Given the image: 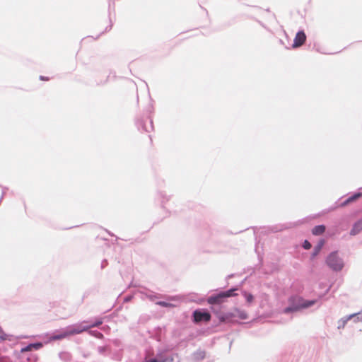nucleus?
Here are the masks:
<instances>
[{
	"mask_svg": "<svg viewBox=\"0 0 362 362\" xmlns=\"http://www.w3.org/2000/svg\"><path fill=\"white\" fill-rule=\"evenodd\" d=\"M158 303V304H159V305H163V306H169V305H170V304H169V303H165V302H158V303Z\"/></svg>",
	"mask_w": 362,
	"mask_h": 362,
	"instance_id": "obj_14",
	"label": "nucleus"
},
{
	"mask_svg": "<svg viewBox=\"0 0 362 362\" xmlns=\"http://www.w3.org/2000/svg\"><path fill=\"white\" fill-rule=\"evenodd\" d=\"M289 301L291 305L286 308V313L293 312L300 308H309L315 303V300H304L297 296L291 297Z\"/></svg>",
	"mask_w": 362,
	"mask_h": 362,
	"instance_id": "obj_1",
	"label": "nucleus"
},
{
	"mask_svg": "<svg viewBox=\"0 0 362 362\" xmlns=\"http://www.w3.org/2000/svg\"><path fill=\"white\" fill-rule=\"evenodd\" d=\"M360 197V194H357L356 195H354L353 197H351V199H349V201H351V200H354V199H356L357 197Z\"/></svg>",
	"mask_w": 362,
	"mask_h": 362,
	"instance_id": "obj_15",
	"label": "nucleus"
},
{
	"mask_svg": "<svg viewBox=\"0 0 362 362\" xmlns=\"http://www.w3.org/2000/svg\"><path fill=\"white\" fill-rule=\"evenodd\" d=\"M210 319V314L205 310H198L194 313V320L196 322H208Z\"/></svg>",
	"mask_w": 362,
	"mask_h": 362,
	"instance_id": "obj_5",
	"label": "nucleus"
},
{
	"mask_svg": "<svg viewBox=\"0 0 362 362\" xmlns=\"http://www.w3.org/2000/svg\"><path fill=\"white\" fill-rule=\"evenodd\" d=\"M327 262L334 270H341L344 267L343 260L336 253H332L328 257Z\"/></svg>",
	"mask_w": 362,
	"mask_h": 362,
	"instance_id": "obj_3",
	"label": "nucleus"
},
{
	"mask_svg": "<svg viewBox=\"0 0 362 362\" xmlns=\"http://www.w3.org/2000/svg\"><path fill=\"white\" fill-rule=\"evenodd\" d=\"M218 317L222 322H226L230 320L233 317H238L240 320H246L247 319V314L243 310L235 308L231 313H228L223 315L218 314Z\"/></svg>",
	"mask_w": 362,
	"mask_h": 362,
	"instance_id": "obj_2",
	"label": "nucleus"
},
{
	"mask_svg": "<svg viewBox=\"0 0 362 362\" xmlns=\"http://www.w3.org/2000/svg\"><path fill=\"white\" fill-rule=\"evenodd\" d=\"M245 298L248 303H251L254 300V296L250 293H245Z\"/></svg>",
	"mask_w": 362,
	"mask_h": 362,
	"instance_id": "obj_9",
	"label": "nucleus"
},
{
	"mask_svg": "<svg viewBox=\"0 0 362 362\" xmlns=\"http://www.w3.org/2000/svg\"><path fill=\"white\" fill-rule=\"evenodd\" d=\"M355 317V315H349L345 318L341 319V320L339 321V327H340V326L344 327L348 320H351L352 317Z\"/></svg>",
	"mask_w": 362,
	"mask_h": 362,
	"instance_id": "obj_8",
	"label": "nucleus"
},
{
	"mask_svg": "<svg viewBox=\"0 0 362 362\" xmlns=\"http://www.w3.org/2000/svg\"><path fill=\"white\" fill-rule=\"evenodd\" d=\"M306 40L305 34L303 31H299L297 33L294 40L293 44L292 45L293 48H297L303 45Z\"/></svg>",
	"mask_w": 362,
	"mask_h": 362,
	"instance_id": "obj_6",
	"label": "nucleus"
},
{
	"mask_svg": "<svg viewBox=\"0 0 362 362\" xmlns=\"http://www.w3.org/2000/svg\"><path fill=\"white\" fill-rule=\"evenodd\" d=\"M234 295V290H229L209 297L208 302L210 304H219L223 301L224 298L233 296Z\"/></svg>",
	"mask_w": 362,
	"mask_h": 362,
	"instance_id": "obj_4",
	"label": "nucleus"
},
{
	"mask_svg": "<svg viewBox=\"0 0 362 362\" xmlns=\"http://www.w3.org/2000/svg\"><path fill=\"white\" fill-rule=\"evenodd\" d=\"M38 346H40V344H33L23 349V351H28L30 350L32 347L37 348Z\"/></svg>",
	"mask_w": 362,
	"mask_h": 362,
	"instance_id": "obj_12",
	"label": "nucleus"
},
{
	"mask_svg": "<svg viewBox=\"0 0 362 362\" xmlns=\"http://www.w3.org/2000/svg\"><path fill=\"white\" fill-rule=\"evenodd\" d=\"M6 339V334L4 333L2 329L0 328V339L1 340H4V339Z\"/></svg>",
	"mask_w": 362,
	"mask_h": 362,
	"instance_id": "obj_11",
	"label": "nucleus"
},
{
	"mask_svg": "<svg viewBox=\"0 0 362 362\" xmlns=\"http://www.w3.org/2000/svg\"><path fill=\"white\" fill-rule=\"evenodd\" d=\"M324 230H325V227L323 226H319L315 227L313 229V233L315 235H319V234H321L322 233H323Z\"/></svg>",
	"mask_w": 362,
	"mask_h": 362,
	"instance_id": "obj_7",
	"label": "nucleus"
},
{
	"mask_svg": "<svg viewBox=\"0 0 362 362\" xmlns=\"http://www.w3.org/2000/svg\"><path fill=\"white\" fill-rule=\"evenodd\" d=\"M328 290H329V288H327L326 289V291H325V293H323V295H325V293H327V291H328Z\"/></svg>",
	"mask_w": 362,
	"mask_h": 362,
	"instance_id": "obj_16",
	"label": "nucleus"
},
{
	"mask_svg": "<svg viewBox=\"0 0 362 362\" xmlns=\"http://www.w3.org/2000/svg\"><path fill=\"white\" fill-rule=\"evenodd\" d=\"M303 247H304L305 249L308 250V249H310V248L311 247V244H310L308 241L305 240V241L303 243Z\"/></svg>",
	"mask_w": 362,
	"mask_h": 362,
	"instance_id": "obj_10",
	"label": "nucleus"
},
{
	"mask_svg": "<svg viewBox=\"0 0 362 362\" xmlns=\"http://www.w3.org/2000/svg\"><path fill=\"white\" fill-rule=\"evenodd\" d=\"M145 362H161L157 359H148L146 360ZM162 362H166V361H162Z\"/></svg>",
	"mask_w": 362,
	"mask_h": 362,
	"instance_id": "obj_13",
	"label": "nucleus"
}]
</instances>
